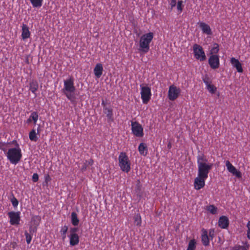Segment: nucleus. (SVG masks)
<instances>
[{
	"instance_id": "nucleus-19",
	"label": "nucleus",
	"mask_w": 250,
	"mask_h": 250,
	"mask_svg": "<svg viewBox=\"0 0 250 250\" xmlns=\"http://www.w3.org/2000/svg\"><path fill=\"white\" fill-rule=\"evenodd\" d=\"M209 239L207 231L205 229L203 230L202 234V241L204 246H207L209 245Z\"/></svg>"
},
{
	"instance_id": "nucleus-28",
	"label": "nucleus",
	"mask_w": 250,
	"mask_h": 250,
	"mask_svg": "<svg viewBox=\"0 0 250 250\" xmlns=\"http://www.w3.org/2000/svg\"><path fill=\"white\" fill-rule=\"evenodd\" d=\"M208 159L206 158V156L202 154L201 155H199L197 156V164L198 166L200 165L201 164H207Z\"/></svg>"
},
{
	"instance_id": "nucleus-9",
	"label": "nucleus",
	"mask_w": 250,
	"mask_h": 250,
	"mask_svg": "<svg viewBox=\"0 0 250 250\" xmlns=\"http://www.w3.org/2000/svg\"><path fill=\"white\" fill-rule=\"evenodd\" d=\"M180 89L176 86L171 85L169 88L168 96L170 100L174 101L180 95Z\"/></svg>"
},
{
	"instance_id": "nucleus-58",
	"label": "nucleus",
	"mask_w": 250,
	"mask_h": 250,
	"mask_svg": "<svg viewBox=\"0 0 250 250\" xmlns=\"http://www.w3.org/2000/svg\"><path fill=\"white\" fill-rule=\"evenodd\" d=\"M15 143V145H16V143H17V142H16V141H15V140L11 142V143Z\"/></svg>"
},
{
	"instance_id": "nucleus-52",
	"label": "nucleus",
	"mask_w": 250,
	"mask_h": 250,
	"mask_svg": "<svg viewBox=\"0 0 250 250\" xmlns=\"http://www.w3.org/2000/svg\"><path fill=\"white\" fill-rule=\"evenodd\" d=\"M239 62L238 60L237 59H235L234 58H232L231 59V62Z\"/></svg>"
},
{
	"instance_id": "nucleus-1",
	"label": "nucleus",
	"mask_w": 250,
	"mask_h": 250,
	"mask_svg": "<svg viewBox=\"0 0 250 250\" xmlns=\"http://www.w3.org/2000/svg\"><path fill=\"white\" fill-rule=\"evenodd\" d=\"M16 147L9 149L6 153L7 159L11 163L14 165L18 164L22 157L21 150L17 143H16Z\"/></svg>"
},
{
	"instance_id": "nucleus-34",
	"label": "nucleus",
	"mask_w": 250,
	"mask_h": 250,
	"mask_svg": "<svg viewBox=\"0 0 250 250\" xmlns=\"http://www.w3.org/2000/svg\"><path fill=\"white\" fill-rule=\"evenodd\" d=\"M34 7H40L42 6L43 0H30Z\"/></svg>"
},
{
	"instance_id": "nucleus-56",
	"label": "nucleus",
	"mask_w": 250,
	"mask_h": 250,
	"mask_svg": "<svg viewBox=\"0 0 250 250\" xmlns=\"http://www.w3.org/2000/svg\"><path fill=\"white\" fill-rule=\"evenodd\" d=\"M167 147H168V149H170L171 147V143L170 142L167 145Z\"/></svg>"
},
{
	"instance_id": "nucleus-54",
	"label": "nucleus",
	"mask_w": 250,
	"mask_h": 250,
	"mask_svg": "<svg viewBox=\"0 0 250 250\" xmlns=\"http://www.w3.org/2000/svg\"><path fill=\"white\" fill-rule=\"evenodd\" d=\"M102 105L104 107H104H106V104H105V102H104V99H102Z\"/></svg>"
},
{
	"instance_id": "nucleus-30",
	"label": "nucleus",
	"mask_w": 250,
	"mask_h": 250,
	"mask_svg": "<svg viewBox=\"0 0 250 250\" xmlns=\"http://www.w3.org/2000/svg\"><path fill=\"white\" fill-rule=\"evenodd\" d=\"M134 224L138 226H140L142 223L141 215L139 213L135 214L133 217Z\"/></svg>"
},
{
	"instance_id": "nucleus-49",
	"label": "nucleus",
	"mask_w": 250,
	"mask_h": 250,
	"mask_svg": "<svg viewBox=\"0 0 250 250\" xmlns=\"http://www.w3.org/2000/svg\"><path fill=\"white\" fill-rule=\"evenodd\" d=\"M214 230L213 229H210L209 231V233H208V238H211V239L213 237V236H214Z\"/></svg>"
},
{
	"instance_id": "nucleus-26",
	"label": "nucleus",
	"mask_w": 250,
	"mask_h": 250,
	"mask_svg": "<svg viewBox=\"0 0 250 250\" xmlns=\"http://www.w3.org/2000/svg\"><path fill=\"white\" fill-rule=\"evenodd\" d=\"M104 113L106 114V116L108 118V120L113 121V113L112 110L111 109H109L107 107H104Z\"/></svg>"
},
{
	"instance_id": "nucleus-36",
	"label": "nucleus",
	"mask_w": 250,
	"mask_h": 250,
	"mask_svg": "<svg viewBox=\"0 0 250 250\" xmlns=\"http://www.w3.org/2000/svg\"><path fill=\"white\" fill-rule=\"evenodd\" d=\"M207 210L212 214H215L217 213V208L214 205H209L207 207Z\"/></svg>"
},
{
	"instance_id": "nucleus-44",
	"label": "nucleus",
	"mask_w": 250,
	"mask_h": 250,
	"mask_svg": "<svg viewBox=\"0 0 250 250\" xmlns=\"http://www.w3.org/2000/svg\"><path fill=\"white\" fill-rule=\"evenodd\" d=\"M32 179L34 182H37L39 180V175L37 173H34Z\"/></svg>"
},
{
	"instance_id": "nucleus-40",
	"label": "nucleus",
	"mask_w": 250,
	"mask_h": 250,
	"mask_svg": "<svg viewBox=\"0 0 250 250\" xmlns=\"http://www.w3.org/2000/svg\"><path fill=\"white\" fill-rule=\"evenodd\" d=\"M63 93L69 100H70L72 101L75 99V96L73 93H69V92H64Z\"/></svg>"
},
{
	"instance_id": "nucleus-21",
	"label": "nucleus",
	"mask_w": 250,
	"mask_h": 250,
	"mask_svg": "<svg viewBox=\"0 0 250 250\" xmlns=\"http://www.w3.org/2000/svg\"><path fill=\"white\" fill-rule=\"evenodd\" d=\"M38 114L37 112H33L31 113L29 118L27 120V123H30L32 121L34 122V124L35 125L38 119Z\"/></svg>"
},
{
	"instance_id": "nucleus-48",
	"label": "nucleus",
	"mask_w": 250,
	"mask_h": 250,
	"mask_svg": "<svg viewBox=\"0 0 250 250\" xmlns=\"http://www.w3.org/2000/svg\"><path fill=\"white\" fill-rule=\"evenodd\" d=\"M79 230L78 228H71L70 229L71 234H76V232Z\"/></svg>"
},
{
	"instance_id": "nucleus-27",
	"label": "nucleus",
	"mask_w": 250,
	"mask_h": 250,
	"mask_svg": "<svg viewBox=\"0 0 250 250\" xmlns=\"http://www.w3.org/2000/svg\"><path fill=\"white\" fill-rule=\"evenodd\" d=\"M37 134H37V133L36 132L35 129H33L29 132V137L30 140L32 141L36 142L38 139V138L37 136Z\"/></svg>"
},
{
	"instance_id": "nucleus-8",
	"label": "nucleus",
	"mask_w": 250,
	"mask_h": 250,
	"mask_svg": "<svg viewBox=\"0 0 250 250\" xmlns=\"http://www.w3.org/2000/svg\"><path fill=\"white\" fill-rule=\"evenodd\" d=\"M75 87L74 85V80L70 78L64 82V88L62 89L63 92H69V93H74L75 91Z\"/></svg>"
},
{
	"instance_id": "nucleus-51",
	"label": "nucleus",
	"mask_w": 250,
	"mask_h": 250,
	"mask_svg": "<svg viewBox=\"0 0 250 250\" xmlns=\"http://www.w3.org/2000/svg\"><path fill=\"white\" fill-rule=\"evenodd\" d=\"M247 227L248 228L247 234H249L250 233V221L248 222Z\"/></svg>"
},
{
	"instance_id": "nucleus-18",
	"label": "nucleus",
	"mask_w": 250,
	"mask_h": 250,
	"mask_svg": "<svg viewBox=\"0 0 250 250\" xmlns=\"http://www.w3.org/2000/svg\"><path fill=\"white\" fill-rule=\"evenodd\" d=\"M79 242V237L77 234H70V245L74 246L77 245Z\"/></svg>"
},
{
	"instance_id": "nucleus-43",
	"label": "nucleus",
	"mask_w": 250,
	"mask_h": 250,
	"mask_svg": "<svg viewBox=\"0 0 250 250\" xmlns=\"http://www.w3.org/2000/svg\"><path fill=\"white\" fill-rule=\"evenodd\" d=\"M37 227L31 225L29 228V233L33 234L34 232H36Z\"/></svg>"
},
{
	"instance_id": "nucleus-16",
	"label": "nucleus",
	"mask_w": 250,
	"mask_h": 250,
	"mask_svg": "<svg viewBox=\"0 0 250 250\" xmlns=\"http://www.w3.org/2000/svg\"><path fill=\"white\" fill-rule=\"evenodd\" d=\"M198 24L203 33L207 35H211L212 34L211 29L208 24L203 22H200Z\"/></svg>"
},
{
	"instance_id": "nucleus-20",
	"label": "nucleus",
	"mask_w": 250,
	"mask_h": 250,
	"mask_svg": "<svg viewBox=\"0 0 250 250\" xmlns=\"http://www.w3.org/2000/svg\"><path fill=\"white\" fill-rule=\"evenodd\" d=\"M187 0H178L176 3V8L177 12L180 14L183 11V8L185 6Z\"/></svg>"
},
{
	"instance_id": "nucleus-31",
	"label": "nucleus",
	"mask_w": 250,
	"mask_h": 250,
	"mask_svg": "<svg viewBox=\"0 0 250 250\" xmlns=\"http://www.w3.org/2000/svg\"><path fill=\"white\" fill-rule=\"evenodd\" d=\"M38 88V83L37 81H32L30 83V89L31 91L35 93L37 90Z\"/></svg>"
},
{
	"instance_id": "nucleus-6",
	"label": "nucleus",
	"mask_w": 250,
	"mask_h": 250,
	"mask_svg": "<svg viewBox=\"0 0 250 250\" xmlns=\"http://www.w3.org/2000/svg\"><path fill=\"white\" fill-rule=\"evenodd\" d=\"M141 86V98L142 99L143 102L145 104H146L150 99L151 98V89L148 86Z\"/></svg>"
},
{
	"instance_id": "nucleus-17",
	"label": "nucleus",
	"mask_w": 250,
	"mask_h": 250,
	"mask_svg": "<svg viewBox=\"0 0 250 250\" xmlns=\"http://www.w3.org/2000/svg\"><path fill=\"white\" fill-rule=\"evenodd\" d=\"M103 67L102 63H97L94 69V73L97 78H99L102 75Z\"/></svg>"
},
{
	"instance_id": "nucleus-25",
	"label": "nucleus",
	"mask_w": 250,
	"mask_h": 250,
	"mask_svg": "<svg viewBox=\"0 0 250 250\" xmlns=\"http://www.w3.org/2000/svg\"><path fill=\"white\" fill-rule=\"evenodd\" d=\"M41 220V218L40 216L37 215L34 216L32 218L31 224L32 225L37 227L40 224Z\"/></svg>"
},
{
	"instance_id": "nucleus-4",
	"label": "nucleus",
	"mask_w": 250,
	"mask_h": 250,
	"mask_svg": "<svg viewBox=\"0 0 250 250\" xmlns=\"http://www.w3.org/2000/svg\"><path fill=\"white\" fill-rule=\"evenodd\" d=\"M213 167V164H201L198 166V175L208 178V174Z\"/></svg>"
},
{
	"instance_id": "nucleus-22",
	"label": "nucleus",
	"mask_w": 250,
	"mask_h": 250,
	"mask_svg": "<svg viewBox=\"0 0 250 250\" xmlns=\"http://www.w3.org/2000/svg\"><path fill=\"white\" fill-rule=\"evenodd\" d=\"M71 223L74 226H77L79 223V219L78 218L77 213L75 212H72L71 214Z\"/></svg>"
},
{
	"instance_id": "nucleus-10",
	"label": "nucleus",
	"mask_w": 250,
	"mask_h": 250,
	"mask_svg": "<svg viewBox=\"0 0 250 250\" xmlns=\"http://www.w3.org/2000/svg\"><path fill=\"white\" fill-rule=\"evenodd\" d=\"M20 212L11 211L8 213V216L10 218V223L11 225L19 224L20 221Z\"/></svg>"
},
{
	"instance_id": "nucleus-12",
	"label": "nucleus",
	"mask_w": 250,
	"mask_h": 250,
	"mask_svg": "<svg viewBox=\"0 0 250 250\" xmlns=\"http://www.w3.org/2000/svg\"><path fill=\"white\" fill-rule=\"evenodd\" d=\"M226 166L229 171L233 175H235L238 178L242 177V174L241 172L238 171L236 168L232 165L229 161H226Z\"/></svg>"
},
{
	"instance_id": "nucleus-39",
	"label": "nucleus",
	"mask_w": 250,
	"mask_h": 250,
	"mask_svg": "<svg viewBox=\"0 0 250 250\" xmlns=\"http://www.w3.org/2000/svg\"><path fill=\"white\" fill-rule=\"evenodd\" d=\"M233 66L236 68L237 72L240 73H242L243 72V69L242 66V63H233Z\"/></svg>"
},
{
	"instance_id": "nucleus-45",
	"label": "nucleus",
	"mask_w": 250,
	"mask_h": 250,
	"mask_svg": "<svg viewBox=\"0 0 250 250\" xmlns=\"http://www.w3.org/2000/svg\"><path fill=\"white\" fill-rule=\"evenodd\" d=\"M177 0H170L169 1V4L171 7L173 8L174 7L176 6L177 3Z\"/></svg>"
},
{
	"instance_id": "nucleus-11",
	"label": "nucleus",
	"mask_w": 250,
	"mask_h": 250,
	"mask_svg": "<svg viewBox=\"0 0 250 250\" xmlns=\"http://www.w3.org/2000/svg\"><path fill=\"white\" fill-rule=\"evenodd\" d=\"M207 178L198 175L194 179V186L197 190H199L203 188L205 185V180Z\"/></svg>"
},
{
	"instance_id": "nucleus-5",
	"label": "nucleus",
	"mask_w": 250,
	"mask_h": 250,
	"mask_svg": "<svg viewBox=\"0 0 250 250\" xmlns=\"http://www.w3.org/2000/svg\"><path fill=\"white\" fill-rule=\"evenodd\" d=\"M193 50L194 56L196 59L200 61H204L206 59V55L200 45L195 44L193 46Z\"/></svg>"
},
{
	"instance_id": "nucleus-46",
	"label": "nucleus",
	"mask_w": 250,
	"mask_h": 250,
	"mask_svg": "<svg viewBox=\"0 0 250 250\" xmlns=\"http://www.w3.org/2000/svg\"><path fill=\"white\" fill-rule=\"evenodd\" d=\"M212 69H216L219 67L220 63H209Z\"/></svg>"
},
{
	"instance_id": "nucleus-53",
	"label": "nucleus",
	"mask_w": 250,
	"mask_h": 250,
	"mask_svg": "<svg viewBox=\"0 0 250 250\" xmlns=\"http://www.w3.org/2000/svg\"><path fill=\"white\" fill-rule=\"evenodd\" d=\"M41 131V125H38V128H37V134H39Z\"/></svg>"
},
{
	"instance_id": "nucleus-37",
	"label": "nucleus",
	"mask_w": 250,
	"mask_h": 250,
	"mask_svg": "<svg viewBox=\"0 0 250 250\" xmlns=\"http://www.w3.org/2000/svg\"><path fill=\"white\" fill-rule=\"evenodd\" d=\"M207 88L208 90V91L211 94L215 93L217 90L216 87L211 83L208 85L207 86Z\"/></svg>"
},
{
	"instance_id": "nucleus-29",
	"label": "nucleus",
	"mask_w": 250,
	"mask_h": 250,
	"mask_svg": "<svg viewBox=\"0 0 250 250\" xmlns=\"http://www.w3.org/2000/svg\"><path fill=\"white\" fill-rule=\"evenodd\" d=\"M93 163V160L91 159L89 160L88 161H85V162L83 164V166L81 167V171L83 172L86 170L87 167L89 166L92 165Z\"/></svg>"
},
{
	"instance_id": "nucleus-57",
	"label": "nucleus",
	"mask_w": 250,
	"mask_h": 250,
	"mask_svg": "<svg viewBox=\"0 0 250 250\" xmlns=\"http://www.w3.org/2000/svg\"><path fill=\"white\" fill-rule=\"evenodd\" d=\"M247 237L250 239V233H249V234H247Z\"/></svg>"
},
{
	"instance_id": "nucleus-47",
	"label": "nucleus",
	"mask_w": 250,
	"mask_h": 250,
	"mask_svg": "<svg viewBox=\"0 0 250 250\" xmlns=\"http://www.w3.org/2000/svg\"><path fill=\"white\" fill-rule=\"evenodd\" d=\"M6 145L4 143H0V148L4 152L6 151V148L5 147Z\"/></svg>"
},
{
	"instance_id": "nucleus-35",
	"label": "nucleus",
	"mask_w": 250,
	"mask_h": 250,
	"mask_svg": "<svg viewBox=\"0 0 250 250\" xmlns=\"http://www.w3.org/2000/svg\"><path fill=\"white\" fill-rule=\"evenodd\" d=\"M204 83L206 84V86L211 83V80L208 74H206L202 77Z\"/></svg>"
},
{
	"instance_id": "nucleus-41",
	"label": "nucleus",
	"mask_w": 250,
	"mask_h": 250,
	"mask_svg": "<svg viewBox=\"0 0 250 250\" xmlns=\"http://www.w3.org/2000/svg\"><path fill=\"white\" fill-rule=\"evenodd\" d=\"M24 234L25 235L27 243L28 244H30L32 240V236L31 234H30L26 230L25 231Z\"/></svg>"
},
{
	"instance_id": "nucleus-33",
	"label": "nucleus",
	"mask_w": 250,
	"mask_h": 250,
	"mask_svg": "<svg viewBox=\"0 0 250 250\" xmlns=\"http://www.w3.org/2000/svg\"><path fill=\"white\" fill-rule=\"evenodd\" d=\"M210 55L208 62H219V58L217 54Z\"/></svg>"
},
{
	"instance_id": "nucleus-55",
	"label": "nucleus",
	"mask_w": 250,
	"mask_h": 250,
	"mask_svg": "<svg viewBox=\"0 0 250 250\" xmlns=\"http://www.w3.org/2000/svg\"><path fill=\"white\" fill-rule=\"evenodd\" d=\"M240 247H246V248H247V250H248V249H249V248L250 247V245L249 244H248L247 243H246L244 246H240Z\"/></svg>"
},
{
	"instance_id": "nucleus-7",
	"label": "nucleus",
	"mask_w": 250,
	"mask_h": 250,
	"mask_svg": "<svg viewBox=\"0 0 250 250\" xmlns=\"http://www.w3.org/2000/svg\"><path fill=\"white\" fill-rule=\"evenodd\" d=\"M131 129L134 135L138 137L144 135L143 128L142 125L137 122L131 123Z\"/></svg>"
},
{
	"instance_id": "nucleus-2",
	"label": "nucleus",
	"mask_w": 250,
	"mask_h": 250,
	"mask_svg": "<svg viewBox=\"0 0 250 250\" xmlns=\"http://www.w3.org/2000/svg\"><path fill=\"white\" fill-rule=\"evenodd\" d=\"M153 34L149 32L143 35L140 40V50L144 53H146L149 49V43L152 40Z\"/></svg>"
},
{
	"instance_id": "nucleus-42",
	"label": "nucleus",
	"mask_w": 250,
	"mask_h": 250,
	"mask_svg": "<svg viewBox=\"0 0 250 250\" xmlns=\"http://www.w3.org/2000/svg\"><path fill=\"white\" fill-rule=\"evenodd\" d=\"M13 197L11 199V201L12 202V205L14 208H16L18 205L19 201L18 200L14 197L13 195H12Z\"/></svg>"
},
{
	"instance_id": "nucleus-50",
	"label": "nucleus",
	"mask_w": 250,
	"mask_h": 250,
	"mask_svg": "<svg viewBox=\"0 0 250 250\" xmlns=\"http://www.w3.org/2000/svg\"><path fill=\"white\" fill-rule=\"evenodd\" d=\"M51 178L48 174H47L45 176V182L47 184L48 182L50 181Z\"/></svg>"
},
{
	"instance_id": "nucleus-3",
	"label": "nucleus",
	"mask_w": 250,
	"mask_h": 250,
	"mask_svg": "<svg viewBox=\"0 0 250 250\" xmlns=\"http://www.w3.org/2000/svg\"><path fill=\"white\" fill-rule=\"evenodd\" d=\"M118 159L121 169L124 172H128L130 169V162L126 154L124 152H121Z\"/></svg>"
},
{
	"instance_id": "nucleus-24",
	"label": "nucleus",
	"mask_w": 250,
	"mask_h": 250,
	"mask_svg": "<svg viewBox=\"0 0 250 250\" xmlns=\"http://www.w3.org/2000/svg\"><path fill=\"white\" fill-rule=\"evenodd\" d=\"M219 50V46L218 44L214 43L212 44L209 50V55L217 54Z\"/></svg>"
},
{
	"instance_id": "nucleus-32",
	"label": "nucleus",
	"mask_w": 250,
	"mask_h": 250,
	"mask_svg": "<svg viewBox=\"0 0 250 250\" xmlns=\"http://www.w3.org/2000/svg\"><path fill=\"white\" fill-rule=\"evenodd\" d=\"M196 241L195 239L191 240L188 243V249L187 250H195Z\"/></svg>"
},
{
	"instance_id": "nucleus-13",
	"label": "nucleus",
	"mask_w": 250,
	"mask_h": 250,
	"mask_svg": "<svg viewBox=\"0 0 250 250\" xmlns=\"http://www.w3.org/2000/svg\"><path fill=\"white\" fill-rule=\"evenodd\" d=\"M134 192L137 196V200L140 201L143 196V190L142 189V186L139 180L137 181Z\"/></svg>"
},
{
	"instance_id": "nucleus-15",
	"label": "nucleus",
	"mask_w": 250,
	"mask_h": 250,
	"mask_svg": "<svg viewBox=\"0 0 250 250\" xmlns=\"http://www.w3.org/2000/svg\"><path fill=\"white\" fill-rule=\"evenodd\" d=\"M30 32L29 27L25 24H22L21 26V37L23 40L29 38L30 36Z\"/></svg>"
},
{
	"instance_id": "nucleus-14",
	"label": "nucleus",
	"mask_w": 250,
	"mask_h": 250,
	"mask_svg": "<svg viewBox=\"0 0 250 250\" xmlns=\"http://www.w3.org/2000/svg\"><path fill=\"white\" fill-rule=\"evenodd\" d=\"M229 225V220L226 216H221L218 220V226L222 229H226Z\"/></svg>"
},
{
	"instance_id": "nucleus-23",
	"label": "nucleus",
	"mask_w": 250,
	"mask_h": 250,
	"mask_svg": "<svg viewBox=\"0 0 250 250\" xmlns=\"http://www.w3.org/2000/svg\"><path fill=\"white\" fill-rule=\"evenodd\" d=\"M138 150L140 153L142 155H146L147 151V148L146 145L142 143H141L138 147Z\"/></svg>"
},
{
	"instance_id": "nucleus-38",
	"label": "nucleus",
	"mask_w": 250,
	"mask_h": 250,
	"mask_svg": "<svg viewBox=\"0 0 250 250\" xmlns=\"http://www.w3.org/2000/svg\"><path fill=\"white\" fill-rule=\"evenodd\" d=\"M68 230V227L66 226H63L61 230V233L62 236V240H64V239L66 238V233Z\"/></svg>"
}]
</instances>
